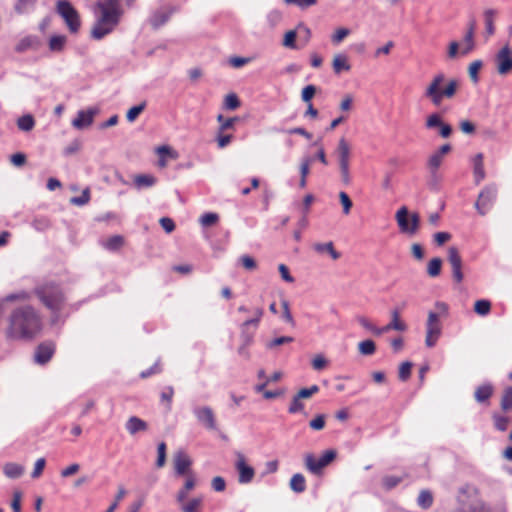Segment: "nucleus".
<instances>
[{
  "mask_svg": "<svg viewBox=\"0 0 512 512\" xmlns=\"http://www.w3.org/2000/svg\"><path fill=\"white\" fill-rule=\"evenodd\" d=\"M448 261L452 267L453 278L457 283L463 280L462 259L456 247H449Z\"/></svg>",
  "mask_w": 512,
  "mask_h": 512,
  "instance_id": "15",
  "label": "nucleus"
},
{
  "mask_svg": "<svg viewBox=\"0 0 512 512\" xmlns=\"http://www.w3.org/2000/svg\"><path fill=\"white\" fill-rule=\"evenodd\" d=\"M390 330H396V331H406L407 325L400 319V312L398 309H393L391 311V321L382 327V333H387Z\"/></svg>",
  "mask_w": 512,
  "mask_h": 512,
  "instance_id": "18",
  "label": "nucleus"
},
{
  "mask_svg": "<svg viewBox=\"0 0 512 512\" xmlns=\"http://www.w3.org/2000/svg\"><path fill=\"white\" fill-rule=\"evenodd\" d=\"M482 67V61L476 60L470 63L468 73L473 82H478V72Z\"/></svg>",
  "mask_w": 512,
  "mask_h": 512,
  "instance_id": "50",
  "label": "nucleus"
},
{
  "mask_svg": "<svg viewBox=\"0 0 512 512\" xmlns=\"http://www.w3.org/2000/svg\"><path fill=\"white\" fill-rule=\"evenodd\" d=\"M97 113V108L78 111L77 116L72 120V126L78 130L91 126Z\"/></svg>",
  "mask_w": 512,
  "mask_h": 512,
  "instance_id": "14",
  "label": "nucleus"
},
{
  "mask_svg": "<svg viewBox=\"0 0 512 512\" xmlns=\"http://www.w3.org/2000/svg\"><path fill=\"white\" fill-rule=\"evenodd\" d=\"M42 330V317L33 306H16L7 317L5 336L11 341H31Z\"/></svg>",
  "mask_w": 512,
  "mask_h": 512,
  "instance_id": "1",
  "label": "nucleus"
},
{
  "mask_svg": "<svg viewBox=\"0 0 512 512\" xmlns=\"http://www.w3.org/2000/svg\"><path fill=\"white\" fill-rule=\"evenodd\" d=\"M67 42V37L65 35H53L50 37L48 46L50 51L52 52H61Z\"/></svg>",
  "mask_w": 512,
  "mask_h": 512,
  "instance_id": "28",
  "label": "nucleus"
},
{
  "mask_svg": "<svg viewBox=\"0 0 512 512\" xmlns=\"http://www.w3.org/2000/svg\"><path fill=\"white\" fill-rule=\"evenodd\" d=\"M335 457L336 453L333 450L325 451L319 458H316L311 453L306 454L304 458L306 469L312 474L318 475L327 465H329L334 460Z\"/></svg>",
  "mask_w": 512,
  "mask_h": 512,
  "instance_id": "8",
  "label": "nucleus"
},
{
  "mask_svg": "<svg viewBox=\"0 0 512 512\" xmlns=\"http://www.w3.org/2000/svg\"><path fill=\"white\" fill-rule=\"evenodd\" d=\"M218 215L216 213H205L200 218V223L202 226H211L218 221Z\"/></svg>",
  "mask_w": 512,
  "mask_h": 512,
  "instance_id": "57",
  "label": "nucleus"
},
{
  "mask_svg": "<svg viewBox=\"0 0 512 512\" xmlns=\"http://www.w3.org/2000/svg\"><path fill=\"white\" fill-rule=\"evenodd\" d=\"M442 122L441 116L437 113H433L427 117L425 126L428 129L439 128Z\"/></svg>",
  "mask_w": 512,
  "mask_h": 512,
  "instance_id": "48",
  "label": "nucleus"
},
{
  "mask_svg": "<svg viewBox=\"0 0 512 512\" xmlns=\"http://www.w3.org/2000/svg\"><path fill=\"white\" fill-rule=\"evenodd\" d=\"M443 160V156L438 154L437 152H434L428 159V167L430 169L431 174L434 176L438 170V168L441 166Z\"/></svg>",
  "mask_w": 512,
  "mask_h": 512,
  "instance_id": "38",
  "label": "nucleus"
},
{
  "mask_svg": "<svg viewBox=\"0 0 512 512\" xmlns=\"http://www.w3.org/2000/svg\"><path fill=\"white\" fill-rule=\"evenodd\" d=\"M496 194L497 190L493 186H487L480 192L475 208L481 215H485L489 211L496 198Z\"/></svg>",
  "mask_w": 512,
  "mask_h": 512,
  "instance_id": "11",
  "label": "nucleus"
},
{
  "mask_svg": "<svg viewBox=\"0 0 512 512\" xmlns=\"http://www.w3.org/2000/svg\"><path fill=\"white\" fill-rule=\"evenodd\" d=\"M474 47V35H472L471 32H466L464 36V47L461 50V54L466 55L470 53Z\"/></svg>",
  "mask_w": 512,
  "mask_h": 512,
  "instance_id": "44",
  "label": "nucleus"
},
{
  "mask_svg": "<svg viewBox=\"0 0 512 512\" xmlns=\"http://www.w3.org/2000/svg\"><path fill=\"white\" fill-rule=\"evenodd\" d=\"M55 10L64 20L70 33L76 34L80 30V15L68 0H58L56 2Z\"/></svg>",
  "mask_w": 512,
  "mask_h": 512,
  "instance_id": "7",
  "label": "nucleus"
},
{
  "mask_svg": "<svg viewBox=\"0 0 512 512\" xmlns=\"http://www.w3.org/2000/svg\"><path fill=\"white\" fill-rule=\"evenodd\" d=\"M125 428L129 434L135 435L138 432H143L148 429V424L137 416H131L126 424Z\"/></svg>",
  "mask_w": 512,
  "mask_h": 512,
  "instance_id": "20",
  "label": "nucleus"
},
{
  "mask_svg": "<svg viewBox=\"0 0 512 512\" xmlns=\"http://www.w3.org/2000/svg\"><path fill=\"white\" fill-rule=\"evenodd\" d=\"M332 68L335 74L350 71L351 65L349 64L347 55L341 53L336 54L332 61Z\"/></svg>",
  "mask_w": 512,
  "mask_h": 512,
  "instance_id": "22",
  "label": "nucleus"
},
{
  "mask_svg": "<svg viewBox=\"0 0 512 512\" xmlns=\"http://www.w3.org/2000/svg\"><path fill=\"white\" fill-rule=\"evenodd\" d=\"M412 363L409 361L403 362L399 367L398 376L401 381H406L411 375Z\"/></svg>",
  "mask_w": 512,
  "mask_h": 512,
  "instance_id": "47",
  "label": "nucleus"
},
{
  "mask_svg": "<svg viewBox=\"0 0 512 512\" xmlns=\"http://www.w3.org/2000/svg\"><path fill=\"white\" fill-rule=\"evenodd\" d=\"M202 505L201 498H193L187 503H182L181 509L183 512H199V508Z\"/></svg>",
  "mask_w": 512,
  "mask_h": 512,
  "instance_id": "40",
  "label": "nucleus"
},
{
  "mask_svg": "<svg viewBox=\"0 0 512 512\" xmlns=\"http://www.w3.org/2000/svg\"><path fill=\"white\" fill-rule=\"evenodd\" d=\"M45 464H46V461L44 458L37 459V461L35 462V465H34V469L31 473V477L34 479L40 477L44 470Z\"/></svg>",
  "mask_w": 512,
  "mask_h": 512,
  "instance_id": "62",
  "label": "nucleus"
},
{
  "mask_svg": "<svg viewBox=\"0 0 512 512\" xmlns=\"http://www.w3.org/2000/svg\"><path fill=\"white\" fill-rule=\"evenodd\" d=\"M36 3V0H18L15 5V10L18 13H26L31 10Z\"/></svg>",
  "mask_w": 512,
  "mask_h": 512,
  "instance_id": "46",
  "label": "nucleus"
},
{
  "mask_svg": "<svg viewBox=\"0 0 512 512\" xmlns=\"http://www.w3.org/2000/svg\"><path fill=\"white\" fill-rule=\"evenodd\" d=\"M417 504L422 509H428L433 504V495L429 490H422L420 491L418 498H417Z\"/></svg>",
  "mask_w": 512,
  "mask_h": 512,
  "instance_id": "32",
  "label": "nucleus"
},
{
  "mask_svg": "<svg viewBox=\"0 0 512 512\" xmlns=\"http://www.w3.org/2000/svg\"><path fill=\"white\" fill-rule=\"evenodd\" d=\"M145 109V103L131 107L126 114V118L129 122H134L139 114Z\"/></svg>",
  "mask_w": 512,
  "mask_h": 512,
  "instance_id": "49",
  "label": "nucleus"
},
{
  "mask_svg": "<svg viewBox=\"0 0 512 512\" xmlns=\"http://www.w3.org/2000/svg\"><path fill=\"white\" fill-rule=\"evenodd\" d=\"M357 321L363 328L372 332L374 335L380 336L383 334L382 327L381 328L376 327L368 318H366L364 316H358Z\"/></svg>",
  "mask_w": 512,
  "mask_h": 512,
  "instance_id": "35",
  "label": "nucleus"
},
{
  "mask_svg": "<svg viewBox=\"0 0 512 512\" xmlns=\"http://www.w3.org/2000/svg\"><path fill=\"white\" fill-rule=\"evenodd\" d=\"M408 216V209L405 206H403L396 213V221L398 223L400 230L403 233L413 235L418 230L420 218L417 213H413L409 221Z\"/></svg>",
  "mask_w": 512,
  "mask_h": 512,
  "instance_id": "9",
  "label": "nucleus"
},
{
  "mask_svg": "<svg viewBox=\"0 0 512 512\" xmlns=\"http://www.w3.org/2000/svg\"><path fill=\"white\" fill-rule=\"evenodd\" d=\"M358 351L361 355L370 356L375 353L376 345L374 341L367 339L358 344Z\"/></svg>",
  "mask_w": 512,
  "mask_h": 512,
  "instance_id": "34",
  "label": "nucleus"
},
{
  "mask_svg": "<svg viewBox=\"0 0 512 512\" xmlns=\"http://www.w3.org/2000/svg\"><path fill=\"white\" fill-rule=\"evenodd\" d=\"M501 408L505 411L512 409V386L508 387L502 396Z\"/></svg>",
  "mask_w": 512,
  "mask_h": 512,
  "instance_id": "43",
  "label": "nucleus"
},
{
  "mask_svg": "<svg viewBox=\"0 0 512 512\" xmlns=\"http://www.w3.org/2000/svg\"><path fill=\"white\" fill-rule=\"evenodd\" d=\"M459 87L457 79H446L444 73L435 74L426 86L423 96L433 105L439 106L444 99H451L455 96Z\"/></svg>",
  "mask_w": 512,
  "mask_h": 512,
  "instance_id": "3",
  "label": "nucleus"
},
{
  "mask_svg": "<svg viewBox=\"0 0 512 512\" xmlns=\"http://www.w3.org/2000/svg\"><path fill=\"white\" fill-rule=\"evenodd\" d=\"M173 8H160L153 12L149 18V23L154 29H158L168 22L173 14Z\"/></svg>",
  "mask_w": 512,
  "mask_h": 512,
  "instance_id": "16",
  "label": "nucleus"
},
{
  "mask_svg": "<svg viewBox=\"0 0 512 512\" xmlns=\"http://www.w3.org/2000/svg\"><path fill=\"white\" fill-rule=\"evenodd\" d=\"M304 409V404L302 400L298 398L297 394L292 398L291 404L288 408V412L291 414H295L301 412Z\"/></svg>",
  "mask_w": 512,
  "mask_h": 512,
  "instance_id": "55",
  "label": "nucleus"
},
{
  "mask_svg": "<svg viewBox=\"0 0 512 512\" xmlns=\"http://www.w3.org/2000/svg\"><path fill=\"white\" fill-rule=\"evenodd\" d=\"M55 352V346L53 343H42L40 344L34 355L36 363L44 365L50 361Z\"/></svg>",
  "mask_w": 512,
  "mask_h": 512,
  "instance_id": "17",
  "label": "nucleus"
},
{
  "mask_svg": "<svg viewBox=\"0 0 512 512\" xmlns=\"http://www.w3.org/2000/svg\"><path fill=\"white\" fill-rule=\"evenodd\" d=\"M473 173L476 184H479L485 178V170L483 163V154L478 153L473 159Z\"/></svg>",
  "mask_w": 512,
  "mask_h": 512,
  "instance_id": "23",
  "label": "nucleus"
},
{
  "mask_svg": "<svg viewBox=\"0 0 512 512\" xmlns=\"http://www.w3.org/2000/svg\"><path fill=\"white\" fill-rule=\"evenodd\" d=\"M90 200V193L88 189H85L81 196L71 198V203L77 206L85 205Z\"/></svg>",
  "mask_w": 512,
  "mask_h": 512,
  "instance_id": "58",
  "label": "nucleus"
},
{
  "mask_svg": "<svg viewBox=\"0 0 512 512\" xmlns=\"http://www.w3.org/2000/svg\"><path fill=\"white\" fill-rule=\"evenodd\" d=\"M190 465H191V460L185 452L178 451L175 454L174 466H175V470H176L177 474H179V475L185 474L186 471L188 470V468L190 467Z\"/></svg>",
  "mask_w": 512,
  "mask_h": 512,
  "instance_id": "19",
  "label": "nucleus"
},
{
  "mask_svg": "<svg viewBox=\"0 0 512 512\" xmlns=\"http://www.w3.org/2000/svg\"><path fill=\"white\" fill-rule=\"evenodd\" d=\"M156 182L157 179L151 174H138L134 177V186L137 189L152 187Z\"/></svg>",
  "mask_w": 512,
  "mask_h": 512,
  "instance_id": "26",
  "label": "nucleus"
},
{
  "mask_svg": "<svg viewBox=\"0 0 512 512\" xmlns=\"http://www.w3.org/2000/svg\"><path fill=\"white\" fill-rule=\"evenodd\" d=\"M314 158L312 157H303L300 164V176L303 178H307L310 172V165L312 164Z\"/></svg>",
  "mask_w": 512,
  "mask_h": 512,
  "instance_id": "51",
  "label": "nucleus"
},
{
  "mask_svg": "<svg viewBox=\"0 0 512 512\" xmlns=\"http://www.w3.org/2000/svg\"><path fill=\"white\" fill-rule=\"evenodd\" d=\"M157 453H158V457H157V461H156V466L158 468H161L165 465V461H166V444L164 442H161L158 445Z\"/></svg>",
  "mask_w": 512,
  "mask_h": 512,
  "instance_id": "53",
  "label": "nucleus"
},
{
  "mask_svg": "<svg viewBox=\"0 0 512 512\" xmlns=\"http://www.w3.org/2000/svg\"><path fill=\"white\" fill-rule=\"evenodd\" d=\"M240 106L239 98L236 94L231 93L225 97L224 107L228 110H235Z\"/></svg>",
  "mask_w": 512,
  "mask_h": 512,
  "instance_id": "45",
  "label": "nucleus"
},
{
  "mask_svg": "<svg viewBox=\"0 0 512 512\" xmlns=\"http://www.w3.org/2000/svg\"><path fill=\"white\" fill-rule=\"evenodd\" d=\"M295 39H296V32L294 30H290L284 36L283 45L285 47L294 49V48H296Z\"/></svg>",
  "mask_w": 512,
  "mask_h": 512,
  "instance_id": "64",
  "label": "nucleus"
},
{
  "mask_svg": "<svg viewBox=\"0 0 512 512\" xmlns=\"http://www.w3.org/2000/svg\"><path fill=\"white\" fill-rule=\"evenodd\" d=\"M290 488L296 492L301 493L306 489V481L302 474H294L290 479Z\"/></svg>",
  "mask_w": 512,
  "mask_h": 512,
  "instance_id": "30",
  "label": "nucleus"
},
{
  "mask_svg": "<svg viewBox=\"0 0 512 512\" xmlns=\"http://www.w3.org/2000/svg\"><path fill=\"white\" fill-rule=\"evenodd\" d=\"M35 294L51 311H58L64 301L60 288L53 283H47L36 287Z\"/></svg>",
  "mask_w": 512,
  "mask_h": 512,
  "instance_id": "6",
  "label": "nucleus"
},
{
  "mask_svg": "<svg viewBox=\"0 0 512 512\" xmlns=\"http://www.w3.org/2000/svg\"><path fill=\"white\" fill-rule=\"evenodd\" d=\"M491 310V303L488 300H477L474 304V311L481 316L487 315Z\"/></svg>",
  "mask_w": 512,
  "mask_h": 512,
  "instance_id": "39",
  "label": "nucleus"
},
{
  "mask_svg": "<svg viewBox=\"0 0 512 512\" xmlns=\"http://www.w3.org/2000/svg\"><path fill=\"white\" fill-rule=\"evenodd\" d=\"M309 426L313 430H322L325 426V415H317L314 419L309 422Z\"/></svg>",
  "mask_w": 512,
  "mask_h": 512,
  "instance_id": "60",
  "label": "nucleus"
},
{
  "mask_svg": "<svg viewBox=\"0 0 512 512\" xmlns=\"http://www.w3.org/2000/svg\"><path fill=\"white\" fill-rule=\"evenodd\" d=\"M197 421L208 430H216V419L212 408L208 406H197L193 409Z\"/></svg>",
  "mask_w": 512,
  "mask_h": 512,
  "instance_id": "13",
  "label": "nucleus"
},
{
  "mask_svg": "<svg viewBox=\"0 0 512 512\" xmlns=\"http://www.w3.org/2000/svg\"><path fill=\"white\" fill-rule=\"evenodd\" d=\"M350 34V30L347 28H339L332 35L331 40L334 44H339L342 42L348 35Z\"/></svg>",
  "mask_w": 512,
  "mask_h": 512,
  "instance_id": "54",
  "label": "nucleus"
},
{
  "mask_svg": "<svg viewBox=\"0 0 512 512\" xmlns=\"http://www.w3.org/2000/svg\"><path fill=\"white\" fill-rule=\"evenodd\" d=\"M195 486V480L193 477H189L185 484H184V487L183 489H181L178 494H177V501L179 503H183L185 501V499L187 498V495H188V491L192 490Z\"/></svg>",
  "mask_w": 512,
  "mask_h": 512,
  "instance_id": "37",
  "label": "nucleus"
},
{
  "mask_svg": "<svg viewBox=\"0 0 512 512\" xmlns=\"http://www.w3.org/2000/svg\"><path fill=\"white\" fill-rule=\"evenodd\" d=\"M495 65L499 75H507L512 72V50L508 44L497 52Z\"/></svg>",
  "mask_w": 512,
  "mask_h": 512,
  "instance_id": "10",
  "label": "nucleus"
},
{
  "mask_svg": "<svg viewBox=\"0 0 512 512\" xmlns=\"http://www.w3.org/2000/svg\"><path fill=\"white\" fill-rule=\"evenodd\" d=\"M39 46V40L36 36H26L19 41L16 46L17 52H25L29 49H37Z\"/></svg>",
  "mask_w": 512,
  "mask_h": 512,
  "instance_id": "27",
  "label": "nucleus"
},
{
  "mask_svg": "<svg viewBox=\"0 0 512 512\" xmlns=\"http://www.w3.org/2000/svg\"><path fill=\"white\" fill-rule=\"evenodd\" d=\"M24 471L25 469L22 465L13 462L6 463L3 467V473L10 479L21 477Z\"/></svg>",
  "mask_w": 512,
  "mask_h": 512,
  "instance_id": "25",
  "label": "nucleus"
},
{
  "mask_svg": "<svg viewBox=\"0 0 512 512\" xmlns=\"http://www.w3.org/2000/svg\"><path fill=\"white\" fill-rule=\"evenodd\" d=\"M316 93V87L314 85H307L303 88L301 98L304 102L310 103L311 99Z\"/></svg>",
  "mask_w": 512,
  "mask_h": 512,
  "instance_id": "56",
  "label": "nucleus"
},
{
  "mask_svg": "<svg viewBox=\"0 0 512 512\" xmlns=\"http://www.w3.org/2000/svg\"><path fill=\"white\" fill-rule=\"evenodd\" d=\"M103 245L108 250H117L123 245V238L119 235L112 236Z\"/></svg>",
  "mask_w": 512,
  "mask_h": 512,
  "instance_id": "42",
  "label": "nucleus"
},
{
  "mask_svg": "<svg viewBox=\"0 0 512 512\" xmlns=\"http://www.w3.org/2000/svg\"><path fill=\"white\" fill-rule=\"evenodd\" d=\"M402 482V477L395 475H387L382 479L383 487L386 490H391Z\"/></svg>",
  "mask_w": 512,
  "mask_h": 512,
  "instance_id": "41",
  "label": "nucleus"
},
{
  "mask_svg": "<svg viewBox=\"0 0 512 512\" xmlns=\"http://www.w3.org/2000/svg\"><path fill=\"white\" fill-rule=\"evenodd\" d=\"M493 393V387L490 384H484L479 386L475 390V399L479 403L487 401Z\"/></svg>",
  "mask_w": 512,
  "mask_h": 512,
  "instance_id": "29",
  "label": "nucleus"
},
{
  "mask_svg": "<svg viewBox=\"0 0 512 512\" xmlns=\"http://www.w3.org/2000/svg\"><path fill=\"white\" fill-rule=\"evenodd\" d=\"M236 457L235 468L238 472V482L240 484H248L253 480L255 470L246 463L245 456L242 453L238 452Z\"/></svg>",
  "mask_w": 512,
  "mask_h": 512,
  "instance_id": "12",
  "label": "nucleus"
},
{
  "mask_svg": "<svg viewBox=\"0 0 512 512\" xmlns=\"http://www.w3.org/2000/svg\"><path fill=\"white\" fill-rule=\"evenodd\" d=\"M494 424L499 431H505L508 428L509 418L501 415H495Z\"/></svg>",
  "mask_w": 512,
  "mask_h": 512,
  "instance_id": "61",
  "label": "nucleus"
},
{
  "mask_svg": "<svg viewBox=\"0 0 512 512\" xmlns=\"http://www.w3.org/2000/svg\"><path fill=\"white\" fill-rule=\"evenodd\" d=\"M335 156L337 159L341 182L343 185L348 186L352 182L350 171L351 146L344 137L340 138L338 141L335 149Z\"/></svg>",
  "mask_w": 512,
  "mask_h": 512,
  "instance_id": "5",
  "label": "nucleus"
},
{
  "mask_svg": "<svg viewBox=\"0 0 512 512\" xmlns=\"http://www.w3.org/2000/svg\"><path fill=\"white\" fill-rule=\"evenodd\" d=\"M435 309L436 311H430L428 313L426 322L425 345L428 348H432L436 345L442 333L441 318L445 317L448 313V306L444 302H436Z\"/></svg>",
  "mask_w": 512,
  "mask_h": 512,
  "instance_id": "4",
  "label": "nucleus"
},
{
  "mask_svg": "<svg viewBox=\"0 0 512 512\" xmlns=\"http://www.w3.org/2000/svg\"><path fill=\"white\" fill-rule=\"evenodd\" d=\"M242 266L247 270H254L257 267L256 261L249 255H243L239 258Z\"/></svg>",
  "mask_w": 512,
  "mask_h": 512,
  "instance_id": "63",
  "label": "nucleus"
},
{
  "mask_svg": "<svg viewBox=\"0 0 512 512\" xmlns=\"http://www.w3.org/2000/svg\"><path fill=\"white\" fill-rule=\"evenodd\" d=\"M17 126L20 130L29 132L35 126V120L31 114H26L18 118Z\"/></svg>",
  "mask_w": 512,
  "mask_h": 512,
  "instance_id": "31",
  "label": "nucleus"
},
{
  "mask_svg": "<svg viewBox=\"0 0 512 512\" xmlns=\"http://www.w3.org/2000/svg\"><path fill=\"white\" fill-rule=\"evenodd\" d=\"M442 260L435 257L430 260L427 267V273L430 277H437L441 272Z\"/></svg>",
  "mask_w": 512,
  "mask_h": 512,
  "instance_id": "36",
  "label": "nucleus"
},
{
  "mask_svg": "<svg viewBox=\"0 0 512 512\" xmlns=\"http://www.w3.org/2000/svg\"><path fill=\"white\" fill-rule=\"evenodd\" d=\"M319 391V387L317 385H312L311 387L309 388H303L301 389L298 393H297V396L298 398H300L301 400L302 399H307V398H310L311 396H313L314 394H316L317 392Z\"/></svg>",
  "mask_w": 512,
  "mask_h": 512,
  "instance_id": "59",
  "label": "nucleus"
},
{
  "mask_svg": "<svg viewBox=\"0 0 512 512\" xmlns=\"http://www.w3.org/2000/svg\"><path fill=\"white\" fill-rule=\"evenodd\" d=\"M496 15V11L493 9H487L484 12L485 18V28L487 36H491L495 32L494 28V16Z\"/></svg>",
  "mask_w": 512,
  "mask_h": 512,
  "instance_id": "33",
  "label": "nucleus"
},
{
  "mask_svg": "<svg viewBox=\"0 0 512 512\" xmlns=\"http://www.w3.org/2000/svg\"><path fill=\"white\" fill-rule=\"evenodd\" d=\"M453 512H491V510L483 501L477 500L469 504H462Z\"/></svg>",
  "mask_w": 512,
  "mask_h": 512,
  "instance_id": "21",
  "label": "nucleus"
},
{
  "mask_svg": "<svg viewBox=\"0 0 512 512\" xmlns=\"http://www.w3.org/2000/svg\"><path fill=\"white\" fill-rule=\"evenodd\" d=\"M93 13L94 23L90 35L94 40H101L117 28L125 9L116 8L107 0H100L95 4Z\"/></svg>",
  "mask_w": 512,
  "mask_h": 512,
  "instance_id": "2",
  "label": "nucleus"
},
{
  "mask_svg": "<svg viewBox=\"0 0 512 512\" xmlns=\"http://www.w3.org/2000/svg\"><path fill=\"white\" fill-rule=\"evenodd\" d=\"M313 249L320 254H329L333 260L340 258V253L335 250L334 244L331 241L327 243H315Z\"/></svg>",
  "mask_w": 512,
  "mask_h": 512,
  "instance_id": "24",
  "label": "nucleus"
},
{
  "mask_svg": "<svg viewBox=\"0 0 512 512\" xmlns=\"http://www.w3.org/2000/svg\"><path fill=\"white\" fill-rule=\"evenodd\" d=\"M339 199L343 206V213L348 215L353 205L351 199L349 198L348 194L343 191L339 193Z\"/></svg>",
  "mask_w": 512,
  "mask_h": 512,
  "instance_id": "52",
  "label": "nucleus"
}]
</instances>
